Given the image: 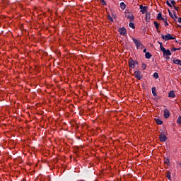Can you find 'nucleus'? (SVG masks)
<instances>
[{
	"label": "nucleus",
	"mask_w": 181,
	"mask_h": 181,
	"mask_svg": "<svg viewBox=\"0 0 181 181\" xmlns=\"http://www.w3.org/2000/svg\"><path fill=\"white\" fill-rule=\"evenodd\" d=\"M153 77H155V78H159V75L158 74L157 72H155V73L153 74Z\"/></svg>",
	"instance_id": "25"
},
{
	"label": "nucleus",
	"mask_w": 181,
	"mask_h": 181,
	"mask_svg": "<svg viewBox=\"0 0 181 181\" xmlns=\"http://www.w3.org/2000/svg\"><path fill=\"white\" fill-rule=\"evenodd\" d=\"M151 91H152V94L154 97H156L158 95V94L156 93V88L153 87L151 88Z\"/></svg>",
	"instance_id": "12"
},
{
	"label": "nucleus",
	"mask_w": 181,
	"mask_h": 181,
	"mask_svg": "<svg viewBox=\"0 0 181 181\" xmlns=\"http://www.w3.org/2000/svg\"><path fill=\"white\" fill-rule=\"evenodd\" d=\"M174 64H178L179 66H181V60L180 59H174L173 60Z\"/></svg>",
	"instance_id": "13"
},
{
	"label": "nucleus",
	"mask_w": 181,
	"mask_h": 181,
	"mask_svg": "<svg viewBox=\"0 0 181 181\" xmlns=\"http://www.w3.org/2000/svg\"><path fill=\"white\" fill-rule=\"evenodd\" d=\"M158 21H165V18L162 17V13H159L157 16Z\"/></svg>",
	"instance_id": "14"
},
{
	"label": "nucleus",
	"mask_w": 181,
	"mask_h": 181,
	"mask_svg": "<svg viewBox=\"0 0 181 181\" xmlns=\"http://www.w3.org/2000/svg\"><path fill=\"white\" fill-rule=\"evenodd\" d=\"M156 122L158 125H162V124H163V122L159 119H156Z\"/></svg>",
	"instance_id": "17"
},
{
	"label": "nucleus",
	"mask_w": 181,
	"mask_h": 181,
	"mask_svg": "<svg viewBox=\"0 0 181 181\" xmlns=\"http://www.w3.org/2000/svg\"><path fill=\"white\" fill-rule=\"evenodd\" d=\"M180 28H181V25H179Z\"/></svg>",
	"instance_id": "37"
},
{
	"label": "nucleus",
	"mask_w": 181,
	"mask_h": 181,
	"mask_svg": "<svg viewBox=\"0 0 181 181\" xmlns=\"http://www.w3.org/2000/svg\"><path fill=\"white\" fill-rule=\"evenodd\" d=\"M159 139L160 142H166V139H168V137H166V135L161 134L159 136Z\"/></svg>",
	"instance_id": "6"
},
{
	"label": "nucleus",
	"mask_w": 181,
	"mask_h": 181,
	"mask_svg": "<svg viewBox=\"0 0 181 181\" xmlns=\"http://www.w3.org/2000/svg\"><path fill=\"white\" fill-rule=\"evenodd\" d=\"M125 18H127V19H129V22H134V19H135L134 14L129 12L125 13Z\"/></svg>",
	"instance_id": "3"
},
{
	"label": "nucleus",
	"mask_w": 181,
	"mask_h": 181,
	"mask_svg": "<svg viewBox=\"0 0 181 181\" xmlns=\"http://www.w3.org/2000/svg\"><path fill=\"white\" fill-rule=\"evenodd\" d=\"M166 177L168 178V180H170L171 177H170V172L167 173Z\"/></svg>",
	"instance_id": "23"
},
{
	"label": "nucleus",
	"mask_w": 181,
	"mask_h": 181,
	"mask_svg": "<svg viewBox=\"0 0 181 181\" xmlns=\"http://www.w3.org/2000/svg\"><path fill=\"white\" fill-rule=\"evenodd\" d=\"M164 163L168 165V166H169L170 162L169 161V159L168 158H166L164 161Z\"/></svg>",
	"instance_id": "22"
},
{
	"label": "nucleus",
	"mask_w": 181,
	"mask_h": 181,
	"mask_svg": "<svg viewBox=\"0 0 181 181\" xmlns=\"http://www.w3.org/2000/svg\"><path fill=\"white\" fill-rule=\"evenodd\" d=\"M168 13H169V15H170V18H172L173 19H175V17H173V14L172 13V12L169 9H168Z\"/></svg>",
	"instance_id": "24"
},
{
	"label": "nucleus",
	"mask_w": 181,
	"mask_h": 181,
	"mask_svg": "<svg viewBox=\"0 0 181 181\" xmlns=\"http://www.w3.org/2000/svg\"><path fill=\"white\" fill-rule=\"evenodd\" d=\"M177 124H178V125H180L181 124V116H179L177 119Z\"/></svg>",
	"instance_id": "19"
},
{
	"label": "nucleus",
	"mask_w": 181,
	"mask_h": 181,
	"mask_svg": "<svg viewBox=\"0 0 181 181\" xmlns=\"http://www.w3.org/2000/svg\"><path fill=\"white\" fill-rule=\"evenodd\" d=\"M161 38L165 40V42H168V40H175V39H176V37L175 36H173L171 34H167L165 35H161Z\"/></svg>",
	"instance_id": "1"
},
{
	"label": "nucleus",
	"mask_w": 181,
	"mask_h": 181,
	"mask_svg": "<svg viewBox=\"0 0 181 181\" xmlns=\"http://www.w3.org/2000/svg\"><path fill=\"white\" fill-rule=\"evenodd\" d=\"M164 23H165L164 26H169V23H168V21H165V19H164Z\"/></svg>",
	"instance_id": "30"
},
{
	"label": "nucleus",
	"mask_w": 181,
	"mask_h": 181,
	"mask_svg": "<svg viewBox=\"0 0 181 181\" xmlns=\"http://www.w3.org/2000/svg\"><path fill=\"white\" fill-rule=\"evenodd\" d=\"M163 116L165 118H169V117H170V112H169V110L168 109L164 110Z\"/></svg>",
	"instance_id": "7"
},
{
	"label": "nucleus",
	"mask_w": 181,
	"mask_h": 181,
	"mask_svg": "<svg viewBox=\"0 0 181 181\" xmlns=\"http://www.w3.org/2000/svg\"><path fill=\"white\" fill-rule=\"evenodd\" d=\"M174 9H175V11H179V7H176L174 6Z\"/></svg>",
	"instance_id": "35"
},
{
	"label": "nucleus",
	"mask_w": 181,
	"mask_h": 181,
	"mask_svg": "<svg viewBox=\"0 0 181 181\" xmlns=\"http://www.w3.org/2000/svg\"><path fill=\"white\" fill-rule=\"evenodd\" d=\"M166 4L170 6V8H172V4H170V3L169 2V1H166Z\"/></svg>",
	"instance_id": "29"
},
{
	"label": "nucleus",
	"mask_w": 181,
	"mask_h": 181,
	"mask_svg": "<svg viewBox=\"0 0 181 181\" xmlns=\"http://www.w3.org/2000/svg\"><path fill=\"white\" fill-rule=\"evenodd\" d=\"M119 32L120 35H127V29L124 27L119 28Z\"/></svg>",
	"instance_id": "8"
},
{
	"label": "nucleus",
	"mask_w": 181,
	"mask_h": 181,
	"mask_svg": "<svg viewBox=\"0 0 181 181\" xmlns=\"http://www.w3.org/2000/svg\"><path fill=\"white\" fill-rule=\"evenodd\" d=\"M173 19H174V21H176V19H178L179 18V17H177V16L176 15V14H174V16H173Z\"/></svg>",
	"instance_id": "31"
},
{
	"label": "nucleus",
	"mask_w": 181,
	"mask_h": 181,
	"mask_svg": "<svg viewBox=\"0 0 181 181\" xmlns=\"http://www.w3.org/2000/svg\"><path fill=\"white\" fill-rule=\"evenodd\" d=\"M126 7H127V5H125V3L124 2L120 3V8L122 9H125Z\"/></svg>",
	"instance_id": "16"
},
{
	"label": "nucleus",
	"mask_w": 181,
	"mask_h": 181,
	"mask_svg": "<svg viewBox=\"0 0 181 181\" xmlns=\"http://www.w3.org/2000/svg\"><path fill=\"white\" fill-rule=\"evenodd\" d=\"M136 66H138V62L134 61L132 59L129 62V69H135Z\"/></svg>",
	"instance_id": "4"
},
{
	"label": "nucleus",
	"mask_w": 181,
	"mask_h": 181,
	"mask_svg": "<svg viewBox=\"0 0 181 181\" xmlns=\"http://www.w3.org/2000/svg\"><path fill=\"white\" fill-rule=\"evenodd\" d=\"M129 26H130L132 29H135V25H134V23H129Z\"/></svg>",
	"instance_id": "21"
},
{
	"label": "nucleus",
	"mask_w": 181,
	"mask_h": 181,
	"mask_svg": "<svg viewBox=\"0 0 181 181\" xmlns=\"http://www.w3.org/2000/svg\"><path fill=\"white\" fill-rule=\"evenodd\" d=\"M102 2L103 5H107V2H105L104 0H100Z\"/></svg>",
	"instance_id": "33"
},
{
	"label": "nucleus",
	"mask_w": 181,
	"mask_h": 181,
	"mask_svg": "<svg viewBox=\"0 0 181 181\" xmlns=\"http://www.w3.org/2000/svg\"><path fill=\"white\" fill-rule=\"evenodd\" d=\"M141 69H142L143 70H145V69H146V64H141Z\"/></svg>",
	"instance_id": "26"
},
{
	"label": "nucleus",
	"mask_w": 181,
	"mask_h": 181,
	"mask_svg": "<svg viewBox=\"0 0 181 181\" xmlns=\"http://www.w3.org/2000/svg\"><path fill=\"white\" fill-rule=\"evenodd\" d=\"M172 50H173V52H176V50H181V47H179V48L173 47V48L172 49Z\"/></svg>",
	"instance_id": "27"
},
{
	"label": "nucleus",
	"mask_w": 181,
	"mask_h": 181,
	"mask_svg": "<svg viewBox=\"0 0 181 181\" xmlns=\"http://www.w3.org/2000/svg\"><path fill=\"white\" fill-rule=\"evenodd\" d=\"M153 24L156 29H159V24L157 23V21H154Z\"/></svg>",
	"instance_id": "20"
},
{
	"label": "nucleus",
	"mask_w": 181,
	"mask_h": 181,
	"mask_svg": "<svg viewBox=\"0 0 181 181\" xmlns=\"http://www.w3.org/2000/svg\"><path fill=\"white\" fill-rule=\"evenodd\" d=\"M145 57L146 59H151L152 57V54L150 52H146Z\"/></svg>",
	"instance_id": "15"
},
{
	"label": "nucleus",
	"mask_w": 181,
	"mask_h": 181,
	"mask_svg": "<svg viewBox=\"0 0 181 181\" xmlns=\"http://www.w3.org/2000/svg\"><path fill=\"white\" fill-rule=\"evenodd\" d=\"M108 19L110 20L111 22H114V18H112L111 16H108Z\"/></svg>",
	"instance_id": "28"
},
{
	"label": "nucleus",
	"mask_w": 181,
	"mask_h": 181,
	"mask_svg": "<svg viewBox=\"0 0 181 181\" xmlns=\"http://www.w3.org/2000/svg\"><path fill=\"white\" fill-rule=\"evenodd\" d=\"M140 9V12H141V13H145V12H146V6H141Z\"/></svg>",
	"instance_id": "11"
},
{
	"label": "nucleus",
	"mask_w": 181,
	"mask_h": 181,
	"mask_svg": "<svg viewBox=\"0 0 181 181\" xmlns=\"http://www.w3.org/2000/svg\"><path fill=\"white\" fill-rule=\"evenodd\" d=\"M160 51L163 52V53H164V52H165L166 49H165V47H163L161 42L160 43Z\"/></svg>",
	"instance_id": "18"
},
{
	"label": "nucleus",
	"mask_w": 181,
	"mask_h": 181,
	"mask_svg": "<svg viewBox=\"0 0 181 181\" xmlns=\"http://www.w3.org/2000/svg\"><path fill=\"white\" fill-rule=\"evenodd\" d=\"M168 97H170L171 98H175L176 97V95H175V91L172 90L168 93Z\"/></svg>",
	"instance_id": "10"
},
{
	"label": "nucleus",
	"mask_w": 181,
	"mask_h": 181,
	"mask_svg": "<svg viewBox=\"0 0 181 181\" xmlns=\"http://www.w3.org/2000/svg\"><path fill=\"white\" fill-rule=\"evenodd\" d=\"M143 52H144V53H146V49H144L143 50Z\"/></svg>",
	"instance_id": "36"
},
{
	"label": "nucleus",
	"mask_w": 181,
	"mask_h": 181,
	"mask_svg": "<svg viewBox=\"0 0 181 181\" xmlns=\"http://www.w3.org/2000/svg\"><path fill=\"white\" fill-rule=\"evenodd\" d=\"M171 4H172V5H173V6H175V5H176V1L172 0Z\"/></svg>",
	"instance_id": "32"
},
{
	"label": "nucleus",
	"mask_w": 181,
	"mask_h": 181,
	"mask_svg": "<svg viewBox=\"0 0 181 181\" xmlns=\"http://www.w3.org/2000/svg\"><path fill=\"white\" fill-rule=\"evenodd\" d=\"M132 40L134 45H136L137 49H143L144 45H142V43L141 42V41H139V40H136V38H132Z\"/></svg>",
	"instance_id": "2"
},
{
	"label": "nucleus",
	"mask_w": 181,
	"mask_h": 181,
	"mask_svg": "<svg viewBox=\"0 0 181 181\" xmlns=\"http://www.w3.org/2000/svg\"><path fill=\"white\" fill-rule=\"evenodd\" d=\"M134 77H136V78H138V80H141V78H142V75L141 74V71H135Z\"/></svg>",
	"instance_id": "5"
},
{
	"label": "nucleus",
	"mask_w": 181,
	"mask_h": 181,
	"mask_svg": "<svg viewBox=\"0 0 181 181\" xmlns=\"http://www.w3.org/2000/svg\"><path fill=\"white\" fill-rule=\"evenodd\" d=\"M164 56H172V52H170V50L165 49L163 52Z\"/></svg>",
	"instance_id": "9"
},
{
	"label": "nucleus",
	"mask_w": 181,
	"mask_h": 181,
	"mask_svg": "<svg viewBox=\"0 0 181 181\" xmlns=\"http://www.w3.org/2000/svg\"><path fill=\"white\" fill-rule=\"evenodd\" d=\"M177 22H178L179 23H181V18H180V17H179V18H177Z\"/></svg>",
	"instance_id": "34"
}]
</instances>
